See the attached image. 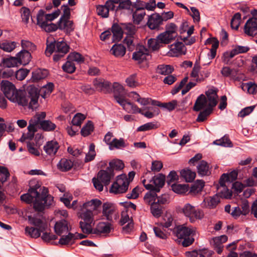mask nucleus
<instances>
[{
	"label": "nucleus",
	"instance_id": "nucleus-1",
	"mask_svg": "<svg viewBox=\"0 0 257 257\" xmlns=\"http://www.w3.org/2000/svg\"><path fill=\"white\" fill-rule=\"evenodd\" d=\"M176 236L178 237L179 244L183 247H188L192 245L195 239V230L192 228L186 226L185 224L180 225L177 226L173 230Z\"/></svg>",
	"mask_w": 257,
	"mask_h": 257
},
{
	"label": "nucleus",
	"instance_id": "nucleus-2",
	"mask_svg": "<svg viewBox=\"0 0 257 257\" xmlns=\"http://www.w3.org/2000/svg\"><path fill=\"white\" fill-rule=\"evenodd\" d=\"M41 195L35 196V200L33 202V208L36 211L42 212L45 209V207H50L53 201V197L48 194V188L43 186L40 188Z\"/></svg>",
	"mask_w": 257,
	"mask_h": 257
},
{
	"label": "nucleus",
	"instance_id": "nucleus-3",
	"mask_svg": "<svg viewBox=\"0 0 257 257\" xmlns=\"http://www.w3.org/2000/svg\"><path fill=\"white\" fill-rule=\"evenodd\" d=\"M132 59L137 61L139 65L145 63V65H141L140 66V68L144 67L148 68L149 67V61L152 59V55L146 46L138 44L136 51L133 53Z\"/></svg>",
	"mask_w": 257,
	"mask_h": 257
},
{
	"label": "nucleus",
	"instance_id": "nucleus-4",
	"mask_svg": "<svg viewBox=\"0 0 257 257\" xmlns=\"http://www.w3.org/2000/svg\"><path fill=\"white\" fill-rule=\"evenodd\" d=\"M252 17L249 18L244 26V32L249 36L257 34V10L253 9L250 12Z\"/></svg>",
	"mask_w": 257,
	"mask_h": 257
},
{
	"label": "nucleus",
	"instance_id": "nucleus-5",
	"mask_svg": "<svg viewBox=\"0 0 257 257\" xmlns=\"http://www.w3.org/2000/svg\"><path fill=\"white\" fill-rule=\"evenodd\" d=\"M1 89L5 96L10 100H12L18 90L15 85L8 80H3L0 84Z\"/></svg>",
	"mask_w": 257,
	"mask_h": 257
},
{
	"label": "nucleus",
	"instance_id": "nucleus-6",
	"mask_svg": "<svg viewBox=\"0 0 257 257\" xmlns=\"http://www.w3.org/2000/svg\"><path fill=\"white\" fill-rule=\"evenodd\" d=\"M27 91L28 93V96L31 98V101L29 104V108L33 109V105L37 104L38 103L40 90L35 85L32 84L27 87Z\"/></svg>",
	"mask_w": 257,
	"mask_h": 257
},
{
	"label": "nucleus",
	"instance_id": "nucleus-7",
	"mask_svg": "<svg viewBox=\"0 0 257 257\" xmlns=\"http://www.w3.org/2000/svg\"><path fill=\"white\" fill-rule=\"evenodd\" d=\"M163 24L162 17L157 13H155L150 16H148V20L147 23V26L151 30L159 29L160 26Z\"/></svg>",
	"mask_w": 257,
	"mask_h": 257
},
{
	"label": "nucleus",
	"instance_id": "nucleus-8",
	"mask_svg": "<svg viewBox=\"0 0 257 257\" xmlns=\"http://www.w3.org/2000/svg\"><path fill=\"white\" fill-rule=\"evenodd\" d=\"M238 170H233L229 173H223L220 177L219 184L220 187H226L225 183H232L237 179Z\"/></svg>",
	"mask_w": 257,
	"mask_h": 257
},
{
	"label": "nucleus",
	"instance_id": "nucleus-9",
	"mask_svg": "<svg viewBox=\"0 0 257 257\" xmlns=\"http://www.w3.org/2000/svg\"><path fill=\"white\" fill-rule=\"evenodd\" d=\"M109 30L112 34V43L118 42L122 40L123 33L119 23H113Z\"/></svg>",
	"mask_w": 257,
	"mask_h": 257
},
{
	"label": "nucleus",
	"instance_id": "nucleus-10",
	"mask_svg": "<svg viewBox=\"0 0 257 257\" xmlns=\"http://www.w3.org/2000/svg\"><path fill=\"white\" fill-rule=\"evenodd\" d=\"M49 74L48 70L38 68L32 72V77L29 81L33 83L38 82L41 80L45 79Z\"/></svg>",
	"mask_w": 257,
	"mask_h": 257
},
{
	"label": "nucleus",
	"instance_id": "nucleus-11",
	"mask_svg": "<svg viewBox=\"0 0 257 257\" xmlns=\"http://www.w3.org/2000/svg\"><path fill=\"white\" fill-rule=\"evenodd\" d=\"M118 180L114 181L111 185L109 192L114 194H122L126 192L129 187V182L123 181L121 185L117 183Z\"/></svg>",
	"mask_w": 257,
	"mask_h": 257
},
{
	"label": "nucleus",
	"instance_id": "nucleus-12",
	"mask_svg": "<svg viewBox=\"0 0 257 257\" xmlns=\"http://www.w3.org/2000/svg\"><path fill=\"white\" fill-rule=\"evenodd\" d=\"M16 57L19 64L24 66L28 65L32 58L31 53L25 49H22L18 52Z\"/></svg>",
	"mask_w": 257,
	"mask_h": 257
},
{
	"label": "nucleus",
	"instance_id": "nucleus-13",
	"mask_svg": "<svg viewBox=\"0 0 257 257\" xmlns=\"http://www.w3.org/2000/svg\"><path fill=\"white\" fill-rule=\"evenodd\" d=\"M114 176V173H112V171L107 170H100L97 173V178L99 179L104 186H108L111 179Z\"/></svg>",
	"mask_w": 257,
	"mask_h": 257
},
{
	"label": "nucleus",
	"instance_id": "nucleus-14",
	"mask_svg": "<svg viewBox=\"0 0 257 257\" xmlns=\"http://www.w3.org/2000/svg\"><path fill=\"white\" fill-rule=\"evenodd\" d=\"M77 162H72L71 160L62 158L57 165L58 168L62 172H66L70 170L73 167L76 169Z\"/></svg>",
	"mask_w": 257,
	"mask_h": 257
},
{
	"label": "nucleus",
	"instance_id": "nucleus-15",
	"mask_svg": "<svg viewBox=\"0 0 257 257\" xmlns=\"http://www.w3.org/2000/svg\"><path fill=\"white\" fill-rule=\"evenodd\" d=\"M79 217L84 220V222L80 221V228L81 229V227H87L91 225L93 220L92 210L87 209L86 211L80 215Z\"/></svg>",
	"mask_w": 257,
	"mask_h": 257
},
{
	"label": "nucleus",
	"instance_id": "nucleus-16",
	"mask_svg": "<svg viewBox=\"0 0 257 257\" xmlns=\"http://www.w3.org/2000/svg\"><path fill=\"white\" fill-rule=\"evenodd\" d=\"M60 148L58 143L56 141L52 140L46 143L43 149L46 153L49 156H54Z\"/></svg>",
	"mask_w": 257,
	"mask_h": 257
},
{
	"label": "nucleus",
	"instance_id": "nucleus-17",
	"mask_svg": "<svg viewBox=\"0 0 257 257\" xmlns=\"http://www.w3.org/2000/svg\"><path fill=\"white\" fill-rule=\"evenodd\" d=\"M120 27L122 28L123 34L126 36H135L138 31V28L131 22L130 23H119Z\"/></svg>",
	"mask_w": 257,
	"mask_h": 257
},
{
	"label": "nucleus",
	"instance_id": "nucleus-18",
	"mask_svg": "<svg viewBox=\"0 0 257 257\" xmlns=\"http://www.w3.org/2000/svg\"><path fill=\"white\" fill-rule=\"evenodd\" d=\"M110 53L115 57H122L126 53V48L122 44H114L110 50Z\"/></svg>",
	"mask_w": 257,
	"mask_h": 257
},
{
	"label": "nucleus",
	"instance_id": "nucleus-19",
	"mask_svg": "<svg viewBox=\"0 0 257 257\" xmlns=\"http://www.w3.org/2000/svg\"><path fill=\"white\" fill-rule=\"evenodd\" d=\"M63 229L70 231L71 228L68 227V222L65 219H61L57 221L54 225V231L58 235H61L63 233Z\"/></svg>",
	"mask_w": 257,
	"mask_h": 257
},
{
	"label": "nucleus",
	"instance_id": "nucleus-20",
	"mask_svg": "<svg viewBox=\"0 0 257 257\" xmlns=\"http://www.w3.org/2000/svg\"><path fill=\"white\" fill-rule=\"evenodd\" d=\"M93 85L96 87L100 88V91L104 90L105 93H109L112 92L111 83L108 81H99L95 78L93 82Z\"/></svg>",
	"mask_w": 257,
	"mask_h": 257
},
{
	"label": "nucleus",
	"instance_id": "nucleus-21",
	"mask_svg": "<svg viewBox=\"0 0 257 257\" xmlns=\"http://www.w3.org/2000/svg\"><path fill=\"white\" fill-rule=\"evenodd\" d=\"M114 212L113 204L111 203L105 202L102 205V214L109 221H112V214Z\"/></svg>",
	"mask_w": 257,
	"mask_h": 257
},
{
	"label": "nucleus",
	"instance_id": "nucleus-22",
	"mask_svg": "<svg viewBox=\"0 0 257 257\" xmlns=\"http://www.w3.org/2000/svg\"><path fill=\"white\" fill-rule=\"evenodd\" d=\"M181 177L184 179L186 182H193L196 176L195 172L192 171L189 168L181 170L180 172Z\"/></svg>",
	"mask_w": 257,
	"mask_h": 257
},
{
	"label": "nucleus",
	"instance_id": "nucleus-23",
	"mask_svg": "<svg viewBox=\"0 0 257 257\" xmlns=\"http://www.w3.org/2000/svg\"><path fill=\"white\" fill-rule=\"evenodd\" d=\"M207 98L201 94L197 98L192 109L195 111H199L207 106Z\"/></svg>",
	"mask_w": 257,
	"mask_h": 257
},
{
	"label": "nucleus",
	"instance_id": "nucleus-24",
	"mask_svg": "<svg viewBox=\"0 0 257 257\" xmlns=\"http://www.w3.org/2000/svg\"><path fill=\"white\" fill-rule=\"evenodd\" d=\"M124 167V164L121 160L116 159H113L109 163V166L107 167V170L112 171V173H114V171H121Z\"/></svg>",
	"mask_w": 257,
	"mask_h": 257
},
{
	"label": "nucleus",
	"instance_id": "nucleus-25",
	"mask_svg": "<svg viewBox=\"0 0 257 257\" xmlns=\"http://www.w3.org/2000/svg\"><path fill=\"white\" fill-rule=\"evenodd\" d=\"M209 166L205 160H201L199 164L197 167V173L200 176H209L211 172L209 171Z\"/></svg>",
	"mask_w": 257,
	"mask_h": 257
},
{
	"label": "nucleus",
	"instance_id": "nucleus-26",
	"mask_svg": "<svg viewBox=\"0 0 257 257\" xmlns=\"http://www.w3.org/2000/svg\"><path fill=\"white\" fill-rule=\"evenodd\" d=\"M178 101L177 100H173L169 102L162 103L158 100L153 101L154 106H157L161 108H164L168 110L171 111L173 110L177 106Z\"/></svg>",
	"mask_w": 257,
	"mask_h": 257
},
{
	"label": "nucleus",
	"instance_id": "nucleus-27",
	"mask_svg": "<svg viewBox=\"0 0 257 257\" xmlns=\"http://www.w3.org/2000/svg\"><path fill=\"white\" fill-rule=\"evenodd\" d=\"M11 101L13 102L16 101L19 105L23 106H26L28 104V100L26 95L22 91H17L14 96L12 98V100Z\"/></svg>",
	"mask_w": 257,
	"mask_h": 257
},
{
	"label": "nucleus",
	"instance_id": "nucleus-28",
	"mask_svg": "<svg viewBox=\"0 0 257 257\" xmlns=\"http://www.w3.org/2000/svg\"><path fill=\"white\" fill-rule=\"evenodd\" d=\"M150 206L151 213L153 216L158 218L162 216L164 209L163 206L157 204L156 202H153Z\"/></svg>",
	"mask_w": 257,
	"mask_h": 257
},
{
	"label": "nucleus",
	"instance_id": "nucleus-29",
	"mask_svg": "<svg viewBox=\"0 0 257 257\" xmlns=\"http://www.w3.org/2000/svg\"><path fill=\"white\" fill-rule=\"evenodd\" d=\"M60 24L58 21L57 24L50 23L48 22H44L42 23L41 28L47 33H51L56 31L58 29L60 30Z\"/></svg>",
	"mask_w": 257,
	"mask_h": 257
},
{
	"label": "nucleus",
	"instance_id": "nucleus-30",
	"mask_svg": "<svg viewBox=\"0 0 257 257\" xmlns=\"http://www.w3.org/2000/svg\"><path fill=\"white\" fill-rule=\"evenodd\" d=\"M56 128V125L50 120H43L37 125V129H41L45 132L53 131Z\"/></svg>",
	"mask_w": 257,
	"mask_h": 257
},
{
	"label": "nucleus",
	"instance_id": "nucleus-31",
	"mask_svg": "<svg viewBox=\"0 0 257 257\" xmlns=\"http://www.w3.org/2000/svg\"><path fill=\"white\" fill-rule=\"evenodd\" d=\"M205 181L203 180H197L190 187L189 193L196 194L203 190L205 186Z\"/></svg>",
	"mask_w": 257,
	"mask_h": 257
},
{
	"label": "nucleus",
	"instance_id": "nucleus-32",
	"mask_svg": "<svg viewBox=\"0 0 257 257\" xmlns=\"http://www.w3.org/2000/svg\"><path fill=\"white\" fill-rule=\"evenodd\" d=\"M174 71L173 66L170 65H159L156 69V73L164 75L170 74Z\"/></svg>",
	"mask_w": 257,
	"mask_h": 257
},
{
	"label": "nucleus",
	"instance_id": "nucleus-33",
	"mask_svg": "<svg viewBox=\"0 0 257 257\" xmlns=\"http://www.w3.org/2000/svg\"><path fill=\"white\" fill-rule=\"evenodd\" d=\"M172 190L178 194H185L189 189L188 184L174 183L171 185Z\"/></svg>",
	"mask_w": 257,
	"mask_h": 257
},
{
	"label": "nucleus",
	"instance_id": "nucleus-34",
	"mask_svg": "<svg viewBox=\"0 0 257 257\" xmlns=\"http://www.w3.org/2000/svg\"><path fill=\"white\" fill-rule=\"evenodd\" d=\"M75 26L73 21L69 20L67 22H63L60 24V30L64 31L66 35H70V33L74 31Z\"/></svg>",
	"mask_w": 257,
	"mask_h": 257
},
{
	"label": "nucleus",
	"instance_id": "nucleus-35",
	"mask_svg": "<svg viewBox=\"0 0 257 257\" xmlns=\"http://www.w3.org/2000/svg\"><path fill=\"white\" fill-rule=\"evenodd\" d=\"M61 9L63 10V14L58 20L59 24L67 22L71 17V9L67 5H62Z\"/></svg>",
	"mask_w": 257,
	"mask_h": 257
},
{
	"label": "nucleus",
	"instance_id": "nucleus-36",
	"mask_svg": "<svg viewBox=\"0 0 257 257\" xmlns=\"http://www.w3.org/2000/svg\"><path fill=\"white\" fill-rule=\"evenodd\" d=\"M94 130V126L93 122L91 120H88L81 128L80 134L82 136L86 137L90 135Z\"/></svg>",
	"mask_w": 257,
	"mask_h": 257
},
{
	"label": "nucleus",
	"instance_id": "nucleus-37",
	"mask_svg": "<svg viewBox=\"0 0 257 257\" xmlns=\"http://www.w3.org/2000/svg\"><path fill=\"white\" fill-rule=\"evenodd\" d=\"M171 47L174 46V48H171V50L175 53H179L180 54L185 55L187 52V48L185 47V45L181 42L176 41L174 44L171 45Z\"/></svg>",
	"mask_w": 257,
	"mask_h": 257
},
{
	"label": "nucleus",
	"instance_id": "nucleus-38",
	"mask_svg": "<svg viewBox=\"0 0 257 257\" xmlns=\"http://www.w3.org/2000/svg\"><path fill=\"white\" fill-rule=\"evenodd\" d=\"M182 212L186 217L190 218L191 222L194 221V218H193V213L195 212L194 206L191 205L190 203H187L182 208Z\"/></svg>",
	"mask_w": 257,
	"mask_h": 257
},
{
	"label": "nucleus",
	"instance_id": "nucleus-39",
	"mask_svg": "<svg viewBox=\"0 0 257 257\" xmlns=\"http://www.w3.org/2000/svg\"><path fill=\"white\" fill-rule=\"evenodd\" d=\"M17 61L16 57L10 56L8 58H3L2 63L4 67H14L18 66L19 63Z\"/></svg>",
	"mask_w": 257,
	"mask_h": 257
},
{
	"label": "nucleus",
	"instance_id": "nucleus-40",
	"mask_svg": "<svg viewBox=\"0 0 257 257\" xmlns=\"http://www.w3.org/2000/svg\"><path fill=\"white\" fill-rule=\"evenodd\" d=\"M150 182H153L155 185H159L160 187H163L165 184L166 176L163 173H159L157 175L153 176Z\"/></svg>",
	"mask_w": 257,
	"mask_h": 257
},
{
	"label": "nucleus",
	"instance_id": "nucleus-41",
	"mask_svg": "<svg viewBox=\"0 0 257 257\" xmlns=\"http://www.w3.org/2000/svg\"><path fill=\"white\" fill-rule=\"evenodd\" d=\"M213 144L224 147H232L233 146L232 142L227 135H224L219 140L214 141Z\"/></svg>",
	"mask_w": 257,
	"mask_h": 257
},
{
	"label": "nucleus",
	"instance_id": "nucleus-42",
	"mask_svg": "<svg viewBox=\"0 0 257 257\" xmlns=\"http://www.w3.org/2000/svg\"><path fill=\"white\" fill-rule=\"evenodd\" d=\"M30 188L28 190V192L30 193H34L37 197L38 196L41 195V192L40 193L38 191V189L40 188L41 187V183L38 181L35 180H31L29 182Z\"/></svg>",
	"mask_w": 257,
	"mask_h": 257
},
{
	"label": "nucleus",
	"instance_id": "nucleus-43",
	"mask_svg": "<svg viewBox=\"0 0 257 257\" xmlns=\"http://www.w3.org/2000/svg\"><path fill=\"white\" fill-rule=\"evenodd\" d=\"M56 52L61 53L63 54H67L70 49V46L66 42L63 40L61 41H56Z\"/></svg>",
	"mask_w": 257,
	"mask_h": 257
},
{
	"label": "nucleus",
	"instance_id": "nucleus-44",
	"mask_svg": "<svg viewBox=\"0 0 257 257\" xmlns=\"http://www.w3.org/2000/svg\"><path fill=\"white\" fill-rule=\"evenodd\" d=\"M67 60L74 62H77L78 63H82L84 62V57L79 53L73 52L70 53L67 57Z\"/></svg>",
	"mask_w": 257,
	"mask_h": 257
},
{
	"label": "nucleus",
	"instance_id": "nucleus-45",
	"mask_svg": "<svg viewBox=\"0 0 257 257\" xmlns=\"http://www.w3.org/2000/svg\"><path fill=\"white\" fill-rule=\"evenodd\" d=\"M126 146V145L123 138H120L119 139L114 138L111 141V144H110V147H109V148L110 150H112L113 148L119 149L125 148Z\"/></svg>",
	"mask_w": 257,
	"mask_h": 257
},
{
	"label": "nucleus",
	"instance_id": "nucleus-46",
	"mask_svg": "<svg viewBox=\"0 0 257 257\" xmlns=\"http://www.w3.org/2000/svg\"><path fill=\"white\" fill-rule=\"evenodd\" d=\"M241 21V14L235 13L232 17L230 21V27L232 29L237 30L239 28Z\"/></svg>",
	"mask_w": 257,
	"mask_h": 257
},
{
	"label": "nucleus",
	"instance_id": "nucleus-47",
	"mask_svg": "<svg viewBox=\"0 0 257 257\" xmlns=\"http://www.w3.org/2000/svg\"><path fill=\"white\" fill-rule=\"evenodd\" d=\"M63 71L67 73L72 74L76 71V67L74 62L67 60V61L62 65Z\"/></svg>",
	"mask_w": 257,
	"mask_h": 257
},
{
	"label": "nucleus",
	"instance_id": "nucleus-48",
	"mask_svg": "<svg viewBox=\"0 0 257 257\" xmlns=\"http://www.w3.org/2000/svg\"><path fill=\"white\" fill-rule=\"evenodd\" d=\"M46 116V113L45 112H41L40 113H37L34 116L33 118L29 120V122L37 127L38 125L44 120V119L45 118Z\"/></svg>",
	"mask_w": 257,
	"mask_h": 257
},
{
	"label": "nucleus",
	"instance_id": "nucleus-49",
	"mask_svg": "<svg viewBox=\"0 0 257 257\" xmlns=\"http://www.w3.org/2000/svg\"><path fill=\"white\" fill-rule=\"evenodd\" d=\"M97 225L101 233H109L113 229L111 223L108 222H100Z\"/></svg>",
	"mask_w": 257,
	"mask_h": 257
},
{
	"label": "nucleus",
	"instance_id": "nucleus-50",
	"mask_svg": "<svg viewBox=\"0 0 257 257\" xmlns=\"http://www.w3.org/2000/svg\"><path fill=\"white\" fill-rule=\"evenodd\" d=\"M159 127V125L158 124L157 122H150L139 126L137 128V131L144 132L153 129H156L158 128Z\"/></svg>",
	"mask_w": 257,
	"mask_h": 257
},
{
	"label": "nucleus",
	"instance_id": "nucleus-51",
	"mask_svg": "<svg viewBox=\"0 0 257 257\" xmlns=\"http://www.w3.org/2000/svg\"><path fill=\"white\" fill-rule=\"evenodd\" d=\"M85 118L86 116L84 114L81 113H77L73 117L71 121V124L76 127L80 126Z\"/></svg>",
	"mask_w": 257,
	"mask_h": 257
},
{
	"label": "nucleus",
	"instance_id": "nucleus-52",
	"mask_svg": "<svg viewBox=\"0 0 257 257\" xmlns=\"http://www.w3.org/2000/svg\"><path fill=\"white\" fill-rule=\"evenodd\" d=\"M25 234L32 238H37L40 236V234L37 228L26 226L25 228Z\"/></svg>",
	"mask_w": 257,
	"mask_h": 257
},
{
	"label": "nucleus",
	"instance_id": "nucleus-53",
	"mask_svg": "<svg viewBox=\"0 0 257 257\" xmlns=\"http://www.w3.org/2000/svg\"><path fill=\"white\" fill-rule=\"evenodd\" d=\"M21 44L23 49H25L29 52H33L37 49L36 45L28 40H22Z\"/></svg>",
	"mask_w": 257,
	"mask_h": 257
},
{
	"label": "nucleus",
	"instance_id": "nucleus-54",
	"mask_svg": "<svg viewBox=\"0 0 257 257\" xmlns=\"http://www.w3.org/2000/svg\"><path fill=\"white\" fill-rule=\"evenodd\" d=\"M218 90L217 88L209 89L205 92V94L207 96L209 102L217 100L218 96L217 92Z\"/></svg>",
	"mask_w": 257,
	"mask_h": 257
},
{
	"label": "nucleus",
	"instance_id": "nucleus-55",
	"mask_svg": "<svg viewBox=\"0 0 257 257\" xmlns=\"http://www.w3.org/2000/svg\"><path fill=\"white\" fill-rule=\"evenodd\" d=\"M28 130L27 134H25L27 140H32L35 136V133L38 131L37 127L29 121Z\"/></svg>",
	"mask_w": 257,
	"mask_h": 257
},
{
	"label": "nucleus",
	"instance_id": "nucleus-56",
	"mask_svg": "<svg viewBox=\"0 0 257 257\" xmlns=\"http://www.w3.org/2000/svg\"><path fill=\"white\" fill-rule=\"evenodd\" d=\"M157 38L159 44H169L173 40H174V38H170V36H167L164 32L160 34Z\"/></svg>",
	"mask_w": 257,
	"mask_h": 257
},
{
	"label": "nucleus",
	"instance_id": "nucleus-57",
	"mask_svg": "<svg viewBox=\"0 0 257 257\" xmlns=\"http://www.w3.org/2000/svg\"><path fill=\"white\" fill-rule=\"evenodd\" d=\"M30 71V70L26 68H20L16 72L15 77L17 79L22 81L25 79Z\"/></svg>",
	"mask_w": 257,
	"mask_h": 257
},
{
	"label": "nucleus",
	"instance_id": "nucleus-58",
	"mask_svg": "<svg viewBox=\"0 0 257 257\" xmlns=\"http://www.w3.org/2000/svg\"><path fill=\"white\" fill-rule=\"evenodd\" d=\"M148 47L149 48L151 49L153 51H158L161 45H160L157 38H150L148 40Z\"/></svg>",
	"mask_w": 257,
	"mask_h": 257
},
{
	"label": "nucleus",
	"instance_id": "nucleus-59",
	"mask_svg": "<svg viewBox=\"0 0 257 257\" xmlns=\"http://www.w3.org/2000/svg\"><path fill=\"white\" fill-rule=\"evenodd\" d=\"M96 13L98 16H101L103 18H107L109 14L108 10H106V7L104 5H98L96 6Z\"/></svg>",
	"mask_w": 257,
	"mask_h": 257
},
{
	"label": "nucleus",
	"instance_id": "nucleus-60",
	"mask_svg": "<svg viewBox=\"0 0 257 257\" xmlns=\"http://www.w3.org/2000/svg\"><path fill=\"white\" fill-rule=\"evenodd\" d=\"M20 13H21V18L22 19V21L25 24H28L30 16V9L26 7H23L20 10Z\"/></svg>",
	"mask_w": 257,
	"mask_h": 257
},
{
	"label": "nucleus",
	"instance_id": "nucleus-61",
	"mask_svg": "<svg viewBox=\"0 0 257 257\" xmlns=\"http://www.w3.org/2000/svg\"><path fill=\"white\" fill-rule=\"evenodd\" d=\"M211 113L209 109L208 110L205 108L200 112L196 119V121L199 122H204Z\"/></svg>",
	"mask_w": 257,
	"mask_h": 257
},
{
	"label": "nucleus",
	"instance_id": "nucleus-62",
	"mask_svg": "<svg viewBox=\"0 0 257 257\" xmlns=\"http://www.w3.org/2000/svg\"><path fill=\"white\" fill-rule=\"evenodd\" d=\"M15 48L16 43L15 42L0 43V48L6 52H10Z\"/></svg>",
	"mask_w": 257,
	"mask_h": 257
},
{
	"label": "nucleus",
	"instance_id": "nucleus-63",
	"mask_svg": "<svg viewBox=\"0 0 257 257\" xmlns=\"http://www.w3.org/2000/svg\"><path fill=\"white\" fill-rule=\"evenodd\" d=\"M136 78L137 74H132L126 79L125 82L129 87H136L139 85V82L136 81Z\"/></svg>",
	"mask_w": 257,
	"mask_h": 257
},
{
	"label": "nucleus",
	"instance_id": "nucleus-64",
	"mask_svg": "<svg viewBox=\"0 0 257 257\" xmlns=\"http://www.w3.org/2000/svg\"><path fill=\"white\" fill-rule=\"evenodd\" d=\"M220 202L218 194L216 193L212 197H210L209 201H208V205L210 209L216 208V206Z\"/></svg>",
	"mask_w": 257,
	"mask_h": 257
}]
</instances>
